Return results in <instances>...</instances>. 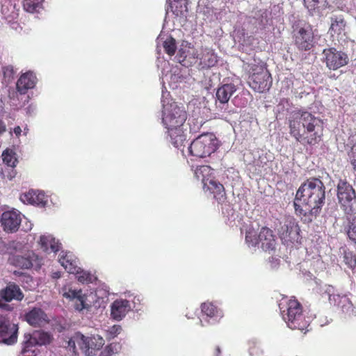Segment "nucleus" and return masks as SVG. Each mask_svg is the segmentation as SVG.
I'll return each mask as SVG.
<instances>
[{"label":"nucleus","instance_id":"obj_1","mask_svg":"<svg viewBox=\"0 0 356 356\" xmlns=\"http://www.w3.org/2000/svg\"><path fill=\"white\" fill-rule=\"evenodd\" d=\"M290 135L302 145H315L322 140L323 122L307 111L293 112L289 117Z\"/></svg>","mask_w":356,"mask_h":356},{"label":"nucleus","instance_id":"obj_2","mask_svg":"<svg viewBox=\"0 0 356 356\" xmlns=\"http://www.w3.org/2000/svg\"><path fill=\"white\" fill-rule=\"evenodd\" d=\"M325 187L318 178L312 177L302 183L298 189L294 201L296 213L306 216H316L325 204Z\"/></svg>","mask_w":356,"mask_h":356},{"label":"nucleus","instance_id":"obj_3","mask_svg":"<svg viewBox=\"0 0 356 356\" xmlns=\"http://www.w3.org/2000/svg\"><path fill=\"white\" fill-rule=\"evenodd\" d=\"M186 119V112L175 103L164 108L162 121L168 129L171 143L177 148L183 146L186 139L183 129Z\"/></svg>","mask_w":356,"mask_h":356},{"label":"nucleus","instance_id":"obj_4","mask_svg":"<svg viewBox=\"0 0 356 356\" xmlns=\"http://www.w3.org/2000/svg\"><path fill=\"white\" fill-rule=\"evenodd\" d=\"M283 319L292 330H299L301 332L309 325V320L303 313L301 303L295 298H291L280 304Z\"/></svg>","mask_w":356,"mask_h":356},{"label":"nucleus","instance_id":"obj_5","mask_svg":"<svg viewBox=\"0 0 356 356\" xmlns=\"http://www.w3.org/2000/svg\"><path fill=\"white\" fill-rule=\"evenodd\" d=\"M292 38L295 47L300 51H309L315 45V36L311 24L299 22L292 26Z\"/></svg>","mask_w":356,"mask_h":356},{"label":"nucleus","instance_id":"obj_6","mask_svg":"<svg viewBox=\"0 0 356 356\" xmlns=\"http://www.w3.org/2000/svg\"><path fill=\"white\" fill-rule=\"evenodd\" d=\"M220 147V142L212 133L200 135L191 143L188 150L192 156L205 158L214 153Z\"/></svg>","mask_w":356,"mask_h":356},{"label":"nucleus","instance_id":"obj_7","mask_svg":"<svg viewBox=\"0 0 356 356\" xmlns=\"http://www.w3.org/2000/svg\"><path fill=\"white\" fill-rule=\"evenodd\" d=\"M250 74L248 83L255 91L263 92L270 88V75L262 65L250 63L248 65Z\"/></svg>","mask_w":356,"mask_h":356},{"label":"nucleus","instance_id":"obj_8","mask_svg":"<svg viewBox=\"0 0 356 356\" xmlns=\"http://www.w3.org/2000/svg\"><path fill=\"white\" fill-rule=\"evenodd\" d=\"M337 198L345 215L356 211V192L346 179H340L337 184Z\"/></svg>","mask_w":356,"mask_h":356},{"label":"nucleus","instance_id":"obj_9","mask_svg":"<svg viewBox=\"0 0 356 356\" xmlns=\"http://www.w3.org/2000/svg\"><path fill=\"white\" fill-rule=\"evenodd\" d=\"M209 171L210 168L208 165H201L196 168L195 174L198 179L202 176L204 189L209 191L218 203H222L226 200L225 187L221 183L214 179L204 178V173H207Z\"/></svg>","mask_w":356,"mask_h":356},{"label":"nucleus","instance_id":"obj_10","mask_svg":"<svg viewBox=\"0 0 356 356\" xmlns=\"http://www.w3.org/2000/svg\"><path fill=\"white\" fill-rule=\"evenodd\" d=\"M300 232L298 223L293 217L286 218L278 230L282 243L286 245L298 243L300 240Z\"/></svg>","mask_w":356,"mask_h":356},{"label":"nucleus","instance_id":"obj_11","mask_svg":"<svg viewBox=\"0 0 356 356\" xmlns=\"http://www.w3.org/2000/svg\"><path fill=\"white\" fill-rule=\"evenodd\" d=\"M323 54L326 66L330 70H337L348 63V55L341 51H337L334 47L325 49Z\"/></svg>","mask_w":356,"mask_h":356},{"label":"nucleus","instance_id":"obj_12","mask_svg":"<svg viewBox=\"0 0 356 356\" xmlns=\"http://www.w3.org/2000/svg\"><path fill=\"white\" fill-rule=\"evenodd\" d=\"M8 262L22 269H30L34 265H40L39 257L32 250H29L24 254H12L8 258Z\"/></svg>","mask_w":356,"mask_h":356},{"label":"nucleus","instance_id":"obj_13","mask_svg":"<svg viewBox=\"0 0 356 356\" xmlns=\"http://www.w3.org/2000/svg\"><path fill=\"white\" fill-rule=\"evenodd\" d=\"M21 220L20 213L15 211H6L2 213L0 222L3 231L14 233L18 230Z\"/></svg>","mask_w":356,"mask_h":356},{"label":"nucleus","instance_id":"obj_14","mask_svg":"<svg viewBox=\"0 0 356 356\" xmlns=\"http://www.w3.org/2000/svg\"><path fill=\"white\" fill-rule=\"evenodd\" d=\"M18 327L13 324L10 325L9 323L0 318V337L4 343L12 345L17 341Z\"/></svg>","mask_w":356,"mask_h":356},{"label":"nucleus","instance_id":"obj_15","mask_svg":"<svg viewBox=\"0 0 356 356\" xmlns=\"http://www.w3.org/2000/svg\"><path fill=\"white\" fill-rule=\"evenodd\" d=\"M27 323L33 327H42L49 323L46 313L40 308L34 307L25 314Z\"/></svg>","mask_w":356,"mask_h":356},{"label":"nucleus","instance_id":"obj_16","mask_svg":"<svg viewBox=\"0 0 356 356\" xmlns=\"http://www.w3.org/2000/svg\"><path fill=\"white\" fill-rule=\"evenodd\" d=\"M259 244L264 251L273 250L275 248L276 239L272 229L263 227L259 233Z\"/></svg>","mask_w":356,"mask_h":356},{"label":"nucleus","instance_id":"obj_17","mask_svg":"<svg viewBox=\"0 0 356 356\" xmlns=\"http://www.w3.org/2000/svg\"><path fill=\"white\" fill-rule=\"evenodd\" d=\"M83 353L86 356H92L96 350L102 348L104 340L99 336L85 337L83 335Z\"/></svg>","mask_w":356,"mask_h":356},{"label":"nucleus","instance_id":"obj_18","mask_svg":"<svg viewBox=\"0 0 356 356\" xmlns=\"http://www.w3.org/2000/svg\"><path fill=\"white\" fill-rule=\"evenodd\" d=\"M37 83V77L32 72L22 74L16 83L17 90L20 94H26L29 89L33 88Z\"/></svg>","mask_w":356,"mask_h":356},{"label":"nucleus","instance_id":"obj_19","mask_svg":"<svg viewBox=\"0 0 356 356\" xmlns=\"http://www.w3.org/2000/svg\"><path fill=\"white\" fill-rule=\"evenodd\" d=\"M0 298L6 302H10L13 300L20 301L24 298V294L19 286L15 283H10L0 291Z\"/></svg>","mask_w":356,"mask_h":356},{"label":"nucleus","instance_id":"obj_20","mask_svg":"<svg viewBox=\"0 0 356 356\" xmlns=\"http://www.w3.org/2000/svg\"><path fill=\"white\" fill-rule=\"evenodd\" d=\"M130 309V304L127 300H116L112 303L111 315L113 318L120 321Z\"/></svg>","mask_w":356,"mask_h":356},{"label":"nucleus","instance_id":"obj_21","mask_svg":"<svg viewBox=\"0 0 356 356\" xmlns=\"http://www.w3.org/2000/svg\"><path fill=\"white\" fill-rule=\"evenodd\" d=\"M329 300L330 302H335L337 307L344 314H350L353 312V305L347 296L330 295Z\"/></svg>","mask_w":356,"mask_h":356},{"label":"nucleus","instance_id":"obj_22","mask_svg":"<svg viewBox=\"0 0 356 356\" xmlns=\"http://www.w3.org/2000/svg\"><path fill=\"white\" fill-rule=\"evenodd\" d=\"M346 22L342 15H337L331 17V24L330 32L332 36L336 35L338 38H342L345 35V29Z\"/></svg>","mask_w":356,"mask_h":356},{"label":"nucleus","instance_id":"obj_23","mask_svg":"<svg viewBox=\"0 0 356 356\" xmlns=\"http://www.w3.org/2000/svg\"><path fill=\"white\" fill-rule=\"evenodd\" d=\"M20 199L24 203L37 205L44 204L46 202L44 193L35 190H29L22 194Z\"/></svg>","mask_w":356,"mask_h":356},{"label":"nucleus","instance_id":"obj_24","mask_svg":"<svg viewBox=\"0 0 356 356\" xmlns=\"http://www.w3.org/2000/svg\"><path fill=\"white\" fill-rule=\"evenodd\" d=\"M38 346L33 334L26 333L22 342V353L24 356H36V346Z\"/></svg>","mask_w":356,"mask_h":356},{"label":"nucleus","instance_id":"obj_25","mask_svg":"<svg viewBox=\"0 0 356 356\" xmlns=\"http://www.w3.org/2000/svg\"><path fill=\"white\" fill-rule=\"evenodd\" d=\"M236 86L232 83L224 84L219 87L216 92L217 101L222 105L227 104L230 97L236 92Z\"/></svg>","mask_w":356,"mask_h":356},{"label":"nucleus","instance_id":"obj_26","mask_svg":"<svg viewBox=\"0 0 356 356\" xmlns=\"http://www.w3.org/2000/svg\"><path fill=\"white\" fill-rule=\"evenodd\" d=\"M39 244L41 248L46 252H57L60 248V243L56 241L51 235H42Z\"/></svg>","mask_w":356,"mask_h":356},{"label":"nucleus","instance_id":"obj_27","mask_svg":"<svg viewBox=\"0 0 356 356\" xmlns=\"http://www.w3.org/2000/svg\"><path fill=\"white\" fill-rule=\"evenodd\" d=\"M304 5L312 15H319L328 6L327 0H303Z\"/></svg>","mask_w":356,"mask_h":356},{"label":"nucleus","instance_id":"obj_28","mask_svg":"<svg viewBox=\"0 0 356 356\" xmlns=\"http://www.w3.org/2000/svg\"><path fill=\"white\" fill-rule=\"evenodd\" d=\"M166 11L172 12L176 16H181L187 11L185 0H167Z\"/></svg>","mask_w":356,"mask_h":356},{"label":"nucleus","instance_id":"obj_29","mask_svg":"<svg viewBox=\"0 0 356 356\" xmlns=\"http://www.w3.org/2000/svg\"><path fill=\"white\" fill-rule=\"evenodd\" d=\"M63 296L70 299H75V309L78 311H81L87 307L85 297L82 295L81 290L69 289L68 291L63 293Z\"/></svg>","mask_w":356,"mask_h":356},{"label":"nucleus","instance_id":"obj_30","mask_svg":"<svg viewBox=\"0 0 356 356\" xmlns=\"http://www.w3.org/2000/svg\"><path fill=\"white\" fill-rule=\"evenodd\" d=\"M59 262L69 273L74 274L77 272L76 261L71 253L66 252L61 254Z\"/></svg>","mask_w":356,"mask_h":356},{"label":"nucleus","instance_id":"obj_31","mask_svg":"<svg viewBox=\"0 0 356 356\" xmlns=\"http://www.w3.org/2000/svg\"><path fill=\"white\" fill-rule=\"evenodd\" d=\"M200 63L203 65V67H212L217 64L218 56L213 49L206 48L203 51Z\"/></svg>","mask_w":356,"mask_h":356},{"label":"nucleus","instance_id":"obj_32","mask_svg":"<svg viewBox=\"0 0 356 356\" xmlns=\"http://www.w3.org/2000/svg\"><path fill=\"white\" fill-rule=\"evenodd\" d=\"M348 224L346 234L348 239L356 245V211L351 214L346 215Z\"/></svg>","mask_w":356,"mask_h":356},{"label":"nucleus","instance_id":"obj_33","mask_svg":"<svg viewBox=\"0 0 356 356\" xmlns=\"http://www.w3.org/2000/svg\"><path fill=\"white\" fill-rule=\"evenodd\" d=\"M202 312L207 317L220 318L222 312L218 308L211 302H204L201 305Z\"/></svg>","mask_w":356,"mask_h":356},{"label":"nucleus","instance_id":"obj_34","mask_svg":"<svg viewBox=\"0 0 356 356\" xmlns=\"http://www.w3.org/2000/svg\"><path fill=\"white\" fill-rule=\"evenodd\" d=\"M83 334L80 332H76L69 340L67 341V348L73 354H76V344H77L80 349L83 351Z\"/></svg>","mask_w":356,"mask_h":356},{"label":"nucleus","instance_id":"obj_35","mask_svg":"<svg viewBox=\"0 0 356 356\" xmlns=\"http://www.w3.org/2000/svg\"><path fill=\"white\" fill-rule=\"evenodd\" d=\"M1 156L3 163L10 168H14L18 163V160L16 157V153L12 149H6L3 152Z\"/></svg>","mask_w":356,"mask_h":356},{"label":"nucleus","instance_id":"obj_36","mask_svg":"<svg viewBox=\"0 0 356 356\" xmlns=\"http://www.w3.org/2000/svg\"><path fill=\"white\" fill-rule=\"evenodd\" d=\"M44 0H24L23 8L28 13H38L42 8V3Z\"/></svg>","mask_w":356,"mask_h":356},{"label":"nucleus","instance_id":"obj_37","mask_svg":"<svg viewBox=\"0 0 356 356\" xmlns=\"http://www.w3.org/2000/svg\"><path fill=\"white\" fill-rule=\"evenodd\" d=\"M343 261L348 268H356V254L349 249L343 248Z\"/></svg>","mask_w":356,"mask_h":356},{"label":"nucleus","instance_id":"obj_38","mask_svg":"<svg viewBox=\"0 0 356 356\" xmlns=\"http://www.w3.org/2000/svg\"><path fill=\"white\" fill-rule=\"evenodd\" d=\"M33 334L35 337L38 345L40 346L48 345L53 340L52 335L47 332L39 330L34 332Z\"/></svg>","mask_w":356,"mask_h":356},{"label":"nucleus","instance_id":"obj_39","mask_svg":"<svg viewBox=\"0 0 356 356\" xmlns=\"http://www.w3.org/2000/svg\"><path fill=\"white\" fill-rule=\"evenodd\" d=\"M350 139L353 145L348 153V156L354 170L356 171V132L350 136Z\"/></svg>","mask_w":356,"mask_h":356},{"label":"nucleus","instance_id":"obj_40","mask_svg":"<svg viewBox=\"0 0 356 356\" xmlns=\"http://www.w3.org/2000/svg\"><path fill=\"white\" fill-rule=\"evenodd\" d=\"M163 48L165 52L168 54L169 56H173L177 49V45H176V41L175 40L170 37V38L167 39L163 42Z\"/></svg>","mask_w":356,"mask_h":356},{"label":"nucleus","instance_id":"obj_41","mask_svg":"<svg viewBox=\"0 0 356 356\" xmlns=\"http://www.w3.org/2000/svg\"><path fill=\"white\" fill-rule=\"evenodd\" d=\"M245 241L249 246L255 247L259 245V234L252 230H248L245 234Z\"/></svg>","mask_w":356,"mask_h":356},{"label":"nucleus","instance_id":"obj_42","mask_svg":"<svg viewBox=\"0 0 356 356\" xmlns=\"http://www.w3.org/2000/svg\"><path fill=\"white\" fill-rule=\"evenodd\" d=\"M74 274H76V277L79 282L81 283H91L92 282V275L91 273L84 270H79V268H77V272Z\"/></svg>","mask_w":356,"mask_h":356},{"label":"nucleus","instance_id":"obj_43","mask_svg":"<svg viewBox=\"0 0 356 356\" xmlns=\"http://www.w3.org/2000/svg\"><path fill=\"white\" fill-rule=\"evenodd\" d=\"M119 344L111 343L102 351L100 356H111L118 352Z\"/></svg>","mask_w":356,"mask_h":356},{"label":"nucleus","instance_id":"obj_44","mask_svg":"<svg viewBox=\"0 0 356 356\" xmlns=\"http://www.w3.org/2000/svg\"><path fill=\"white\" fill-rule=\"evenodd\" d=\"M17 172L13 168L6 170L3 172L4 177H7L9 180H11L13 178H15Z\"/></svg>","mask_w":356,"mask_h":356},{"label":"nucleus","instance_id":"obj_45","mask_svg":"<svg viewBox=\"0 0 356 356\" xmlns=\"http://www.w3.org/2000/svg\"><path fill=\"white\" fill-rule=\"evenodd\" d=\"M122 330V327L120 325H114L111 329V334L113 336H116L119 334Z\"/></svg>","mask_w":356,"mask_h":356},{"label":"nucleus","instance_id":"obj_46","mask_svg":"<svg viewBox=\"0 0 356 356\" xmlns=\"http://www.w3.org/2000/svg\"><path fill=\"white\" fill-rule=\"evenodd\" d=\"M3 72L5 76H12L13 74V69L11 66H6L3 68Z\"/></svg>","mask_w":356,"mask_h":356},{"label":"nucleus","instance_id":"obj_47","mask_svg":"<svg viewBox=\"0 0 356 356\" xmlns=\"http://www.w3.org/2000/svg\"><path fill=\"white\" fill-rule=\"evenodd\" d=\"M2 300H3L0 298V308L6 311H11L13 307L10 305L3 302Z\"/></svg>","mask_w":356,"mask_h":356},{"label":"nucleus","instance_id":"obj_48","mask_svg":"<svg viewBox=\"0 0 356 356\" xmlns=\"http://www.w3.org/2000/svg\"><path fill=\"white\" fill-rule=\"evenodd\" d=\"M6 131V125L3 120L0 119V136Z\"/></svg>","mask_w":356,"mask_h":356},{"label":"nucleus","instance_id":"obj_49","mask_svg":"<svg viewBox=\"0 0 356 356\" xmlns=\"http://www.w3.org/2000/svg\"><path fill=\"white\" fill-rule=\"evenodd\" d=\"M13 132L15 134V136L19 138L21 136L22 134V129L19 126H17L13 129Z\"/></svg>","mask_w":356,"mask_h":356},{"label":"nucleus","instance_id":"obj_50","mask_svg":"<svg viewBox=\"0 0 356 356\" xmlns=\"http://www.w3.org/2000/svg\"><path fill=\"white\" fill-rule=\"evenodd\" d=\"M221 354V349L220 346H216L214 350V355L215 356H220Z\"/></svg>","mask_w":356,"mask_h":356},{"label":"nucleus","instance_id":"obj_51","mask_svg":"<svg viewBox=\"0 0 356 356\" xmlns=\"http://www.w3.org/2000/svg\"><path fill=\"white\" fill-rule=\"evenodd\" d=\"M60 276H61V273L59 271L54 272V273H53V275H52V277L55 278V279H58V278L60 277Z\"/></svg>","mask_w":356,"mask_h":356},{"label":"nucleus","instance_id":"obj_52","mask_svg":"<svg viewBox=\"0 0 356 356\" xmlns=\"http://www.w3.org/2000/svg\"><path fill=\"white\" fill-rule=\"evenodd\" d=\"M303 331H304V333H306V331H307V328Z\"/></svg>","mask_w":356,"mask_h":356}]
</instances>
